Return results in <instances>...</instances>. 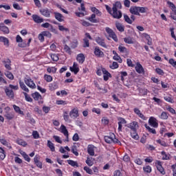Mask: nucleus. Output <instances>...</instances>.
<instances>
[{
  "instance_id": "nucleus-1",
  "label": "nucleus",
  "mask_w": 176,
  "mask_h": 176,
  "mask_svg": "<svg viewBox=\"0 0 176 176\" xmlns=\"http://www.w3.org/2000/svg\"><path fill=\"white\" fill-rule=\"evenodd\" d=\"M104 6L107 12L113 16V19H117L118 20L122 19L123 14L120 11V9H122V3L120 1H116L115 3H113L112 8L107 4Z\"/></svg>"
},
{
  "instance_id": "nucleus-2",
  "label": "nucleus",
  "mask_w": 176,
  "mask_h": 176,
  "mask_svg": "<svg viewBox=\"0 0 176 176\" xmlns=\"http://www.w3.org/2000/svg\"><path fill=\"white\" fill-rule=\"evenodd\" d=\"M127 127L131 130V137L133 140H140V135H138V133H137V130L140 128L138 122L133 121L128 124Z\"/></svg>"
},
{
  "instance_id": "nucleus-3",
  "label": "nucleus",
  "mask_w": 176,
  "mask_h": 176,
  "mask_svg": "<svg viewBox=\"0 0 176 176\" xmlns=\"http://www.w3.org/2000/svg\"><path fill=\"white\" fill-rule=\"evenodd\" d=\"M148 9L146 7H139V6H132L129 9V12L131 14L135 16H141L140 13H146Z\"/></svg>"
},
{
  "instance_id": "nucleus-4",
  "label": "nucleus",
  "mask_w": 176,
  "mask_h": 176,
  "mask_svg": "<svg viewBox=\"0 0 176 176\" xmlns=\"http://www.w3.org/2000/svg\"><path fill=\"white\" fill-rule=\"evenodd\" d=\"M104 141L107 144H120V141L116 138L113 133H110L109 135L104 136Z\"/></svg>"
},
{
  "instance_id": "nucleus-5",
  "label": "nucleus",
  "mask_w": 176,
  "mask_h": 176,
  "mask_svg": "<svg viewBox=\"0 0 176 176\" xmlns=\"http://www.w3.org/2000/svg\"><path fill=\"white\" fill-rule=\"evenodd\" d=\"M167 5H168L169 8L172 10L170 12V19H172V20H175V21H176V6H175V4L170 1H168Z\"/></svg>"
},
{
  "instance_id": "nucleus-6",
  "label": "nucleus",
  "mask_w": 176,
  "mask_h": 176,
  "mask_svg": "<svg viewBox=\"0 0 176 176\" xmlns=\"http://www.w3.org/2000/svg\"><path fill=\"white\" fill-rule=\"evenodd\" d=\"M106 32L109 34L110 38L114 41V42H118L119 40L118 39V36H116V33L112 30L110 28H105Z\"/></svg>"
},
{
  "instance_id": "nucleus-7",
  "label": "nucleus",
  "mask_w": 176,
  "mask_h": 176,
  "mask_svg": "<svg viewBox=\"0 0 176 176\" xmlns=\"http://www.w3.org/2000/svg\"><path fill=\"white\" fill-rule=\"evenodd\" d=\"M24 82L25 83V85L30 87V89H36V85L35 84V82H34V81L32 80V79L31 78H24Z\"/></svg>"
},
{
  "instance_id": "nucleus-8",
  "label": "nucleus",
  "mask_w": 176,
  "mask_h": 176,
  "mask_svg": "<svg viewBox=\"0 0 176 176\" xmlns=\"http://www.w3.org/2000/svg\"><path fill=\"white\" fill-rule=\"evenodd\" d=\"M95 42L99 45V46H101L102 47H104V49H107V43H105V38L103 37L97 36L95 38Z\"/></svg>"
},
{
  "instance_id": "nucleus-9",
  "label": "nucleus",
  "mask_w": 176,
  "mask_h": 176,
  "mask_svg": "<svg viewBox=\"0 0 176 176\" xmlns=\"http://www.w3.org/2000/svg\"><path fill=\"white\" fill-rule=\"evenodd\" d=\"M135 69L136 72L140 75H145V69L140 62L136 63Z\"/></svg>"
},
{
  "instance_id": "nucleus-10",
  "label": "nucleus",
  "mask_w": 176,
  "mask_h": 176,
  "mask_svg": "<svg viewBox=\"0 0 176 176\" xmlns=\"http://www.w3.org/2000/svg\"><path fill=\"white\" fill-rule=\"evenodd\" d=\"M155 166L157 167V170L160 173V174H162V175H166V170H164V168H163V165H162V161L157 160Z\"/></svg>"
},
{
  "instance_id": "nucleus-11",
  "label": "nucleus",
  "mask_w": 176,
  "mask_h": 176,
  "mask_svg": "<svg viewBox=\"0 0 176 176\" xmlns=\"http://www.w3.org/2000/svg\"><path fill=\"white\" fill-rule=\"evenodd\" d=\"M34 163L38 167V168H42L43 164L42 162H41V156L38 155H36L34 157Z\"/></svg>"
},
{
  "instance_id": "nucleus-12",
  "label": "nucleus",
  "mask_w": 176,
  "mask_h": 176,
  "mask_svg": "<svg viewBox=\"0 0 176 176\" xmlns=\"http://www.w3.org/2000/svg\"><path fill=\"white\" fill-rule=\"evenodd\" d=\"M102 72L103 74V79L105 82L109 80V78H112V74L106 68L102 67Z\"/></svg>"
},
{
  "instance_id": "nucleus-13",
  "label": "nucleus",
  "mask_w": 176,
  "mask_h": 176,
  "mask_svg": "<svg viewBox=\"0 0 176 176\" xmlns=\"http://www.w3.org/2000/svg\"><path fill=\"white\" fill-rule=\"evenodd\" d=\"M148 124L155 129H157V127H159V123H157V120L154 117H150L148 120Z\"/></svg>"
},
{
  "instance_id": "nucleus-14",
  "label": "nucleus",
  "mask_w": 176,
  "mask_h": 176,
  "mask_svg": "<svg viewBox=\"0 0 176 176\" xmlns=\"http://www.w3.org/2000/svg\"><path fill=\"white\" fill-rule=\"evenodd\" d=\"M4 91L8 98H14V92L9 87H6Z\"/></svg>"
},
{
  "instance_id": "nucleus-15",
  "label": "nucleus",
  "mask_w": 176,
  "mask_h": 176,
  "mask_svg": "<svg viewBox=\"0 0 176 176\" xmlns=\"http://www.w3.org/2000/svg\"><path fill=\"white\" fill-rule=\"evenodd\" d=\"M32 19L33 21H34L36 24H41L45 21V19H43V18L41 17L38 14H32Z\"/></svg>"
},
{
  "instance_id": "nucleus-16",
  "label": "nucleus",
  "mask_w": 176,
  "mask_h": 176,
  "mask_svg": "<svg viewBox=\"0 0 176 176\" xmlns=\"http://www.w3.org/2000/svg\"><path fill=\"white\" fill-rule=\"evenodd\" d=\"M70 118H74V119H76V118H79V110L76 108H74L70 111L69 113Z\"/></svg>"
},
{
  "instance_id": "nucleus-17",
  "label": "nucleus",
  "mask_w": 176,
  "mask_h": 176,
  "mask_svg": "<svg viewBox=\"0 0 176 176\" xmlns=\"http://www.w3.org/2000/svg\"><path fill=\"white\" fill-rule=\"evenodd\" d=\"M39 12L42 16H44V17H50V14L52 13V11H50L49 8H42Z\"/></svg>"
},
{
  "instance_id": "nucleus-18",
  "label": "nucleus",
  "mask_w": 176,
  "mask_h": 176,
  "mask_svg": "<svg viewBox=\"0 0 176 176\" xmlns=\"http://www.w3.org/2000/svg\"><path fill=\"white\" fill-rule=\"evenodd\" d=\"M60 133H62L63 134H64V136L66 137V141L68 142L69 140H68L69 139V133H68V130L67 129V127L62 124L60 126Z\"/></svg>"
},
{
  "instance_id": "nucleus-19",
  "label": "nucleus",
  "mask_w": 176,
  "mask_h": 176,
  "mask_svg": "<svg viewBox=\"0 0 176 176\" xmlns=\"http://www.w3.org/2000/svg\"><path fill=\"white\" fill-rule=\"evenodd\" d=\"M2 63L4 64V67L8 71H12V61L10 59L7 58L3 60Z\"/></svg>"
},
{
  "instance_id": "nucleus-20",
  "label": "nucleus",
  "mask_w": 176,
  "mask_h": 176,
  "mask_svg": "<svg viewBox=\"0 0 176 176\" xmlns=\"http://www.w3.org/2000/svg\"><path fill=\"white\" fill-rule=\"evenodd\" d=\"M69 69L71 72H73L74 74V75H77L80 71L78 63L75 62L73 63V66L69 67Z\"/></svg>"
},
{
  "instance_id": "nucleus-21",
  "label": "nucleus",
  "mask_w": 176,
  "mask_h": 176,
  "mask_svg": "<svg viewBox=\"0 0 176 176\" xmlns=\"http://www.w3.org/2000/svg\"><path fill=\"white\" fill-rule=\"evenodd\" d=\"M94 54L96 57H102V56H104V52L101 51L98 46L95 47Z\"/></svg>"
},
{
  "instance_id": "nucleus-22",
  "label": "nucleus",
  "mask_w": 176,
  "mask_h": 176,
  "mask_svg": "<svg viewBox=\"0 0 176 176\" xmlns=\"http://www.w3.org/2000/svg\"><path fill=\"white\" fill-rule=\"evenodd\" d=\"M0 31L3 32L4 34H8L10 31L9 30V28L5 25L3 23H0Z\"/></svg>"
},
{
  "instance_id": "nucleus-23",
  "label": "nucleus",
  "mask_w": 176,
  "mask_h": 176,
  "mask_svg": "<svg viewBox=\"0 0 176 176\" xmlns=\"http://www.w3.org/2000/svg\"><path fill=\"white\" fill-rule=\"evenodd\" d=\"M127 121L123 118H118V131H122V124H126Z\"/></svg>"
},
{
  "instance_id": "nucleus-24",
  "label": "nucleus",
  "mask_w": 176,
  "mask_h": 176,
  "mask_svg": "<svg viewBox=\"0 0 176 176\" xmlns=\"http://www.w3.org/2000/svg\"><path fill=\"white\" fill-rule=\"evenodd\" d=\"M133 112H135V113L138 115V116H139L140 119H142V120H146V117H145V116H144L142 113H141V111L139 110L138 108H135L133 109Z\"/></svg>"
},
{
  "instance_id": "nucleus-25",
  "label": "nucleus",
  "mask_w": 176,
  "mask_h": 176,
  "mask_svg": "<svg viewBox=\"0 0 176 176\" xmlns=\"http://www.w3.org/2000/svg\"><path fill=\"white\" fill-rule=\"evenodd\" d=\"M19 86L21 90L25 91V93H30V89L27 87V85L21 80H19Z\"/></svg>"
},
{
  "instance_id": "nucleus-26",
  "label": "nucleus",
  "mask_w": 176,
  "mask_h": 176,
  "mask_svg": "<svg viewBox=\"0 0 176 176\" xmlns=\"http://www.w3.org/2000/svg\"><path fill=\"white\" fill-rule=\"evenodd\" d=\"M161 155L162 156V160H171V155L170 153H166V151H163L161 152Z\"/></svg>"
},
{
  "instance_id": "nucleus-27",
  "label": "nucleus",
  "mask_w": 176,
  "mask_h": 176,
  "mask_svg": "<svg viewBox=\"0 0 176 176\" xmlns=\"http://www.w3.org/2000/svg\"><path fill=\"white\" fill-rule=\"evenodd\" d=\"M32 97L34 100V101H39V100H42V95L39 94L38 91H35L32 94Z\"/></svg>"
},
{
  "instance_id": "nucleus-28",
  "label": "nucleus",
  "mask_w": 176,
  "mask_h": 176,
  "mask_svg": "<svg viewBox=\"0 0 176 176\" xmlns=\"http://www.w3.org/2000/svg\"><path fill=\"white\" fill-rule=\"evenodd\" d=\"M54 14L56 20L60 21V23L64 21V16H63V14L56 12H54Z\"/></svg>"
},
{
  "instance_id": "nucleus-29",
  "label": "nucleus",
  "mask_w": 176,
  "mask_h": 176,
  "mask_svg": "<svg viewBox=\"0 0 176 176\" xmlns=\"http://www.w3.org/2000/svg\"><path fill=\"white\" fill-rule=\"evenodd\" d=\"M94 145L92 144H89L87 146V152L90 156H94L95 153H94Z\"/></svg>"
},
{
  "instance_id": "nucleus-30",
  "label": "nucleus",
  "mask_w": 176,
  "mask_h": 176,
  "mask_svg": "<svg viewBox=\"0 0 176 176\" xmlns=\"http://www.w3.org/2000/svg\"><path fill=\"white\" fill-rule=\"evenodd\" d=\"M85 54H78L76 57V60L79 64H83L85 63Z\"/></svg>"
},
{
  "instance_id": "nucleus-31",
  "label": "nucleus",
  "mask_w": 176,
  "mask_h": 176,
  "mask_svg": "<svg viewBox=\"0 0 176 176\" xmlns=\"http://www.w3.org/2000/svg\"><path fill=\"white\" fill-rule=\"evenodd\" d=\"M116 28L120 32H124V26L120 22H116Z\"/></svg>"
},
{
  "instance_id": "nucleus-32",
  "label": "nucleus",
  "mask_w": 176,
  "mask_h": 176,
  "mask_svg": "<svg viewBox=\"0 0 176 176\" xmlns=\"http://www.w3.org/2000/svg\"><path fill=\"white\" fill-rule=\"evenodd\" d=\"M143 35L145 39H146L147 41V45H148V46H152L153 43H152V38H151V36H149V34L146 33H144Z\"/></svg>"
},
{
  "instance_id": "nucleus-33",
  "label": "nucleus",
  "mask_w": 176,
  "mask_h": 176,
  "mask_svg": "<svg viewBox=\"0 0 176 176\" xmlns=\"http://www.w3.org/2000/svg\"><path fill=\"white\" fill-rule=\"evenodd\" d=\"M0 42H2L5 46H9V38L3 36H0Z\"/></svg>"
},
{
  "instance_id": "nucleus-34",
  "label": "nucleus",
  "mask_w": 176,
  "mask_h": 176,
  "mask_svg": "<svg viewBox=\"0 0 176 176\" xmlns=\"http://www.w3.org/2000/svg\"><path fill=\"white\" fill-rule=\"evenodd\" d=\"M63 119L65 122H67L68 123H71V119L69 118V113L67 111L63 112Z\"/></svg>"
},
{
  "instance_id": "nucleus-35",
  "label": "nucleus",
  "mask_w": 176,
  "mask_h": 176,
  "mask_svg": "<svg viewBox=\"0 0 176 176\" xmlns=\"http://www.w3.org/2000/svg\"><path fill=\"white\" fill-rule=\"evenodd\" d=\"M48 148H50L51 152H55L56 151V147H54V144L50 140H47V144Z\"/></svg>"
},
{
  "instance_id": "nucleus-36",
  "label": "nucleus",
  "mask_w": 176,
  "mask_h": 176,
  "mask_svg": "<svg viewBox=\"0 0 176 176\" xmlns=\"http://www.w3.org/2000/svg\"><path fill=\"white\" fill-rule=\"evenodd\" d=\"M87 20H89L91 23H98V20L96 19V14H92L91 16L87 18Z\"/></svg>"
},
{
  "instance_id": "nucleus-37",
  "label": "nucleus",
  "mask_w": 176,
  "mask_h": 176,
  "mask_svg": "<svg viewBox=\"0 0 176 176\" xmlns=\"http://www.w3.org/2000/svg\"><path fill=\"white\" fill-rule=\"evenodd\" d=\"M49 89L51 91H54V90H57V89H58V85H57V83L56 82L50 83L49 85Z\"/></svg>"
},
{
  "instance_id": "nucleus-38",
  "label": "nucleus",
  "mask_w": 176,
  "mask_h": 176,
  "mask_svg": "<svg viewBox=\"0 0 176 176\" xmlns=\"http://www.w3.org/2000/svg\"><path fill=\"white\" fill-rule=\"evenodd\" d=\"M5 157H6V152L2 147H0V160H5Z\"/></svg>"
},
{
  "instance_id": "nucleus-39",
  "label": "nucleus",
  "mask_w": 176,
  "mask_h": 176,
  "mask_svg": "<svg viewBox=\"0 0 176 176\" xmlns=\"http://www.w3.org/2000/svg\"><path fill=\"white\" fill-rule=\"evenodd\" d=\"M156 142L157 144H159L160 145H161V146H164V148H167V146H168V143L160 139L157 140Z\"/></svg>"
},
{
  "instance_id": "nucleus-40",
  "label": "nucleus",
  "mask_w": 176,
  "mask_h": 176,
  "mask_svg": "<svg viewBox=\"0 0 176 176\" xmlns=\"http://www.w3.org/2000/svg\"><path fill=\"white\" fill-rule=\"evenodd\" d=\"M118 50L120 53H129L127 48L122 44L118 46Z\"/></svg>"
},
{
  "instance_id": "nucleus-41",
  "label": "nucleus",
  "mask_w": 176,
  "mask_h": 176,
  "mask_svg": "<svg viewBox=\"0 0 176 176\" xmlns=\"http://www.w3.org/2000/svg\"><path fill=\"white\" fill-rule=\"evenodd\" d=\"M4 116L8 120H12V119H14V114L13 113L6 112Z\"/></svg>"
},
{
  "instance_id": "nucleus-42",
  "label": "nucleus",
  "mask_w": 176,
  "mask_h": 176,
  "mask_svg": "<svg viewBox=\"0 0 176 176\" xmlns=\"http://www.w3.org/2000/svg\"><path fill=\"white\" fill-rule=\"evenodd\" d=\"M67 163L68 164L72 166V167H79V164H78V162L72 160H68Z\"/></svg>"
},
{
  "instance_id": "nucleus-43",
  "label": "nucleus",
  "mask_w": 176,
  "mask_h": 176,
  "mask_svg": "<svg viewBox=\"0 0 176 176\" xmlns=\"http://www.w3.org/2000/svg\"><path fill=\"white\" fill-rule=\"evenodd\" d=\"M21 155L23 156V157L24 158V160L26 161V162H28V163H30L31 162V158L30 157V156H28L27 155V153L24 151H21Z\"/></svg>"
},
{
  "instance_id": "nucleus-44",
  "label": "nucleus",
  "mask_w": 176,
  "mask_h": 176,
  "mask_svg": "<svg viewBox=\"0 0 176 176\" xmlns=\"http://www.w3.org/2000/svg\"><path fill=\"white\" fill-rule=\"evenodd\" d=\"M124 42H125V43H128V45H133L134 43V41L133 40V38L131 37H125L124 38Z\"/></svg>"
},
{
  "instance_id": "nucleus-45",
  "label": "nucleus",
  "mask_w": 176,
  "mask_h": 176,
  "mask_svg": "<svg viewBox=\"0 0 176 176\" xmlns=\"http://www.w3.org/2000/svg\"><path fill=\"white\" fill-rule=\"evenodd\" d=\"M160 119H162V120H167V119H168V115L167 112L162 111L161 115L160 116Z\"/></svg>"
},
{
  "instance_id": "nucleus-46",
  "label": "nucleus",
  "mask_w": 176,
  "mask_h": 176,
  "mask_svg": "<svg viewBox=\"0 0 176 176\" xmlns=\"http://www.w3.org/2000/svg\"><path fill=\"white\" fill-rule=\"evenodd\" d=\"M13 108L15 112H16V113H19V115H24V112L21 111V109H20V107H19V106L14 104Z\"/></svg>"
},
{
  "instance_id": "nucleus-47",
  "label": "nucleus",
  "mask_w": 176,
  "mask_h": 176,
  "mask_svg": "<svg viewBox=\"0 0 176 176\" xmlns=\"http://www.w3.org/2000/svg\"><path fill=\"white\" fill-rule=\"evenodd\" d=\"M144 127L148 130V133H151V134H156V129L151 128L147 124H144Z\"/></svg>"
},
{
  "instance_id": "nucleus-48",
  "label": "nucleus",
  "mask_w": 176,
  "mask_h": 176,
  "mask_svg": "<svg viewBox=\"0 0 176 176\" xmlns=\"http://www.w3.org/2000/svg\"><path fill=\"white\" fill-rule=\"evenodd\" d=\"M5 76L10 80H13V79H14V76H13V74L9 71L5 73Z\"/></svg>"
},
{
  "instance_id": "nucleus-49",
  "label": "nucleus",
  "mask_w": 176,
  "mask_h": 176,
  "mask_svg": "<svg viewBox=\"0 0 176 176\" xmlns=\"http://www.w3.org/2000/svg\"><path fill=\"white\" fill-rule=\"evenodd\" d=\"M27 93L28 92H23V96H25V100L28 101V102H32V98H31V96H30V95H28V94Z\"/></svg>"
},
{
  "instance_id": "nucleus-50",
  "label": "nucleus",
  "mask_w": 176,
  "mask_h": 176,
  "mask_svg": "<svg viewBox=\"0 0 176 176\" xmlns=\"http://www.w3.org/2000/svg\"><path fill=\"white\" fill-rule=\"evenodd\" d=\"M72 152L75 155V156H79V153L78 152V147L76 145L72 146Z\"/></svg>"
},
{
  "instance_id": "nucleus-51",
  "label": "nucleus",
  "mask_w": 176,
  "mask_h": 176,
  "mask_svg": "<svg viewBox=\"0 0 176 176\" xmlns=\"http://www.w3.org/2000/svg\"><path fill=\"white\" fill-rule=\"evenodd\" d=\"M143 170L144 171V173H152V167H151V166L147 165L144 167H143Z\"/></svg>"
},
{
  "instance_id": "nucleus-52",
  "label": "nucleus",
  "mask_w": 176,
  "mask_h": 176,
  "mask_svg": "<svg viewBox=\"0 0 176 176\" xmlns=\"http://www.w3.org/2000/svg\"><path fill=\"white\" fill-rule=\"evenodd\" d=\"M44 79L46 82H50L53 81V77L50 75L45 74Z\"/></svg>"
},
{
  "instance_id": "nucleus-53",
  "label": "nucleus",
  "mask_w": 176,
  "mask_h": 176,
  "mask_svg": "<svg viewBox=\"0 0 176 176\" xmlns=\"http://www.w3.org/2000/svg\"><path fill=\"white\" fill-rule=\"evenodd\" d=\"M111 69H118L119 68V64L118 62H113V63L109 66Z\"/></svg>"
},
{
  "instance_id": "nucleus-54",
  "label": "nucleus",
  "mask_w": 176,
  "mask_h": 176,
  "mask_svg": "<svg viewBox=\"0 0 176 176\" xmlns=\"http://www.w3.org/2000/svg\"><path fill=\"white\" fill-rule=\"evenodd\" d=\"M124 19L126 23H127L128 24H133V21L130 19L129 15L124 14Z\"/></svg>"
},
{
  "instance_id": "nucleus-55",
  "label": "nucleus",
  "mask_w": 176,
  "mask_h": 176,
  "mask_svg": "<svg viewBox=\"0 0 176 176\" xmlns=\"http://www.w3.org/2000/svg\"><path fill=\"white\" fill-rule=\"evenodd\" d=\"M83 47H90V43H89V38H83Z\"/></svg>"
},
{
  "instance_id": "nucleus-56",
  "label": "nucleus",
  "mask_w": 176,
  "mask_h": 176,
  "mask_svg": "<svg viewBox=\"0 0 176 176\" xmlns=\"http://www.w3.org/2000/svg\"><path fill=\"white\" fill-rule=\"evenodd\" d=\"M113 58V60H116V61H118L120 63H122L123 61L122 60V58H120V56H119V54H118L116 55H114Z\"/></svg>"
},
{
  "instance_id": "nucleus-57",
  "label": "nucleus",
  "mask_w": 176,
  "mask_h": 176,
  "mask_svg": "<svg viewBox=\"0 0 176 176\" xmlns=\"http://www.w3.org/2000/svg\"><path fill=\"white\" fill-rule=\"evenodd\" d=\"M16 142L18 145H21L22 146H27V143L25 142V141L21 139L18 140Z\"/></svg>"
},
{
  "instance_id": "nucleus-58",
  "label": "nucleus",
  "mask_w": 176,
  "mask_h": 176,
  "mask_svg": "<svg viewBox=\"0 0 176 176\" xmlns=\"http://www.w3.org/2000/svg\"><path fill=\"white\" fill-rule=\"evenodd\" d=\"M84 171H86V173L87 174H89L90 175H93V170H91V168H90L87 166L84 167Z\"/></svg>"
},
{
  "instance_id": "nucleus-59",
  "label": "nucleus",
  "mask_w": 176,
  "mask_h": 176,
  "mask_svg": "<svg viewBox=\"0 0 176 176\" xmlns=\"http://www.w3.org/2000/svg\"><path fill=\"white\" fill-rule=\"evenodd\" d=\"M168 63L173 67V68H176V61L174 58H170Z\"/></svg>"
},
{
  "instance_id": "nucleus-60",
  "label": "nucleus",
  "mask_w": 176,
  "mask_h": 176,
  "mask_svg": "<svg viewBox=\"0 0 176 176\" xmlns=\"http://www.w3.org/2000/svg\"><path fill=\"white\" fill-rule=\"evenodd\" d=\"M50 57H51L52 61H58V55H57L56 54H52L50 55Z\"/></svg>"
},
{
  "instance_id": "nucleus-61",
  "label": "nucleus",
  "mask_w": 176,
  "mask_h": 176,
  "mask_svg": "<svg viewBox=\"0 0 176 176\" xmlns=\"http://www.w3.org/2000/svg\"><path fill=\"white\" fill-rule=\"evenodd\" d=\"M155 72L158 74V75H161L162 76H163V75H164V72L163 71V69L157 67L155 69Z\"/></svg>"
},
{
  "instance_id": "nucleus-62",
  "label": "nucleus",
  "mask_w": 176,
  "mask_h": 176,
  "mask_svg": "<svg viewBox=\"0 0 176 176\" xmlns=\"http://www.w3.org/2000/svg\"><path fill=\"white\" fill-rule=\"evenodd\" d=\"M166 109L168 111V112H170V113H171L172 115H175L176 111L175 109H174L173 107L168 106V107H166Z\"/></svg>"
},
{
  "instance_id": "nucleus-63",
  "label": "nucleus",
  "mask_w": 176,
  "mask_h": 176,
  "mask_svg": "<svg viewBox=\"0 0 176 176\" xmlns=\"http://www.w3.org/2000/svg\"><path fill=\"white\" fill-rule=\"evenodd\" d=\"M64 50L66 53H67L68 54H71V48L69 47V46H68L67 45H65L64 47Z\"/></svg>"
},
{
  "instance_id": "nucleus-64",
  "label": "nucleus",
  "mask_w": 176,
  "mask_h": 176,
  "mask_svg": "<svg viewBox=\"0 0 176 176\" xmlns=\"http://www.w3.org/2000/svg\"><path fill=\"white\" fill-rule=\"evenodd\" d=\"M32 135H33V138H34V140H38V138H39V133H38L37 131H34L32 132Z\"/></svg>"
}]
</instances>
